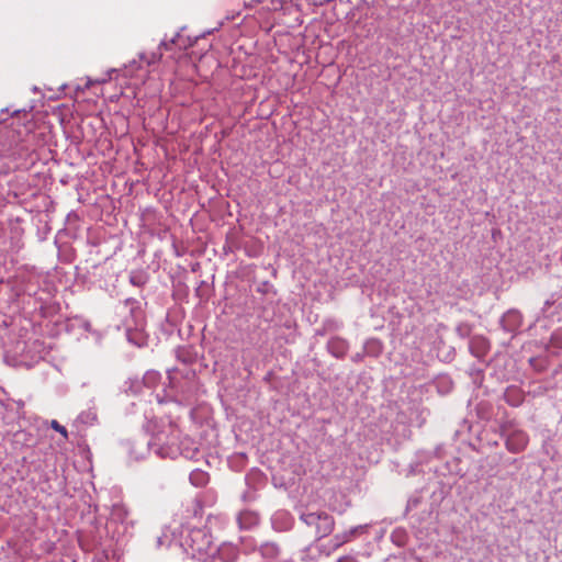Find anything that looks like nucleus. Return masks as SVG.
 <instances>
[{
  "label": "nucleus",
  "mask_w": 562,
  "mask_h": 562,
  "mask_svg": "<svg viewBox=\"0 0 562 562\" xmlns=\"http://www.w3.org/2000/svg\"><path fill=\"white\" fill-rule=\"evenodd\" d=\"M301 519L307 526H314L319 538L330 535L335 527L333 516L325 512L306 513L301 516Z\"/></svg>",
  "instance_id": "nucleus-1"
},
{
  "label": "nucleus",
  "mask_w": 562,
  "mask_h": 562,
  "mask_svg": "<svg viewBox=\"0 0 562 562\" xmlns=\"http://www.w3.org/2000/svg\"><path fill=\"white\" fill-rule=\"evenodd\" d=\"M211 543L210 537L202 529L191 530L187 540L192 557L198 559H202L209 554Z\"/></svg>",
  "instance_id": "nucleus-2"
},
{
  "label": "nucleus",
  "mask_w": 562,
  "mask_h": 562,
  "mask_svg": "<svg viewBox=\"0 0 562 562\" xmlns=\"http://www.w3.org/2000/svg\"><path fill=\"white\" fill-rule=\"evenodd\" d=\"M528 436L522 431H515L506 439V448L514 453L522 451L528 445Z\"/></svg>",
  "instance_id": "nucleus-3"
},
{
  "label": "nucleus",
  "mask_w": 562,
  "mask_h": 562,
  "mask_svg": "<svg viewBox=\"0 0 562 562\" xmlns=\"http://www.w3.org/2000/svg\"><path fill=\"white\" fill-rule=\"evenodd\" d=\"M50 427L54 430L58 431L64 437V439H68L67 429L63 425H60L57 420H55V419L52 420Z\"/></svg>",
  "instance_id": "nucleus-4"
},
{
  "label": "nucleus",
  "mask_w": 562,
  "mask_h": 562,
  "mask_svg": "<svg viewBox=\"0 0 562 562\" xmlns=\"http://www.w3.org/2000/svg\"><path fill=\"white\" fill-rule=\"evenodd\" d=\"M284 0H270L268 9L277 11L283 8Z\"/></svg>",
  "instance_id": "nucleus-5"
},
{
  "label": "nucleus",
  "mask_w": 562,
  "mask_h": 562,
  "mask_svg": "<svg viewBox=\"0 0 562 562\" xmlns=\"http://www.w3.org/2000/svg\"><path fill=\"white\" fill-rule=\"evenodd\" d=\"M257 2H263V0H257Z\"/></svg>",
  "instance_id": "nucleus-6"
},
{
  "label": "nucleus",
  "mask_w": 562,
  "mask_h": 562,
  "mask_svg": "<svg viewBox=\"0 0 562 562\" xmlns=\"http://www.w3.org/2000/svg\"><path fill=\"white\" fill-rule=\"evenodd\" d=\"M338 562H344V560H342V559H340V560H338Z\"/></svg>",
  "instance_id": "nucleus-7"
}]
</instances>
